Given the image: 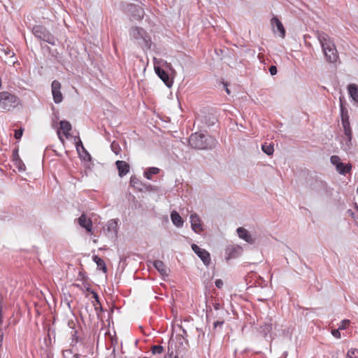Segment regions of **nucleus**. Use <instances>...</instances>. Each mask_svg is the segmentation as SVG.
Returning a JSON list of instances; mask_svg holds the SVG:
<instances>
[{
	"instance_id": "nucleus-39",
	"label": "nucleus",
	"mask_w": 358,
	"mask_h": 358,
	"mask_svg": "<svg viewBox=\"0 0 358 358\" xmlns=\"http://www.w3.org/2000/svg\"><path fill=\"white\" fill-rule=\"evenodd\" d=\"M2 321H3L2 306L0 304V325L2 323Z\"/></svg>"
},
{
	"instance_id": "nucleus-11",
	"label": "nucleus",
	"mask_w": 358,
	"mask_h": 358,
	"mask_svg": "<svg viewBox=\"0 0 358 358\" xmlns=\"http://www.w3.org/2000/svg\"><path fill=\"white\" fill-rule=\"evenodd\" d=\"M52 94L55 103H60L63 100V96L61 92V84L57 80L52 83Z\"/></svg>"
},
{
	"instance_id": "nucleus-3",
	"label": "nucleus",
	"mask_w": 358,
	"mask_h": 358,
	"mask_svg": "<svg viewBox=\"0 0 358 358\" xmlns=\"http://www.w3.org/2000/svg\"><path fill=\"white\" fill-rule=\"evenodd\" d=\"M189 143L195 149H210L215 147V140L207 134L194 133L190 136Z\"/></svg>"
},
{
	"instance_id": "nucleus-38",
	"label": "nucleus",
	"mask_w": 358,
	"mask_h": 358,
	"mask_svg": "<svg viewBox=\"0 0 358 358\" xmlns=\"http://www.w3.org/2000/svg\"><path fill=\"white\" fill-rule=\"evenodd\" d=\"M115 224L116 223L113 220L110 221L108 222V230H110L113 227H115Z\"/></svg>"
},
{
	"instance_id": "nucleus-34",
	"label": "nucleus",
	"mask_w": 358,
	"mask_h": 358,
	"mask_svg": "<svg viewBox=\"0 0 358 358\" xmlns=\"http://www.w3.org/2000/svg\"><path fill=\"white\" fill-rule=\"evenodd\" d=\"M23 134V130L22 129H20L18 130H16L15 132V138L16 139H20Z\"/></svg>"
},
{
	"instance_id": "nucleus-22",
	"label": "nucleus",
	"mask_w": 358,
	"mask_h": 358,
	"mask_svg": "<svg viewBox=\"0 0 358 358\" xmlns=\"http://www.w3.org/2000/svg\"><path fill=\"white\" fill-rule=\"evenodd\" d=\"M272 329V324L270 321L266 322L264 323L263 326H261L260 327V331L266 336Z\"/></svg>"
},
{
	"instance_id": "nucleus-43",
	"label": "nucleus",
	"mask_w": 358,
	"mask_h": 358,
	"mask_svg": "<svg viewBox=\"0 0 358 358\" xmlns=\"http://www.w3.org/2000/svg\"><path fill=\"white\" fill-rule=\"evenodd\" d=\"M214 307L216 310L219 309V303H215Z\"/></svg>"
},
{
	"instance_id": "nucleus-31",
	"label": "nucleus",
	"mask_w": 358,
	"mask_h": 358,
	"mask_svg": "<svg viewBox=\"0 0 358 358\" xmlns=\"http://www.w3.org/2000/svg\"><path fill=\"white\" fill-rule=\"evenodd\" d=\"M111 149L117 155L119 153V150H120V148H119V145L118 144L115 143V142H113L111 143Z\"/></svg>"
},
{
	"instance_id": "nucleus-5",
	"label": "nucleus",
	"mask_w": 358,
	"mask_h": 358,
	"mask_svg": "<svg viewBox=\"0 0 358 358\" xmlns=\"http://www.w3.org/2000/svg\"><path fill=\"white\" fill-rule=\"evenodd\" d=\"M18 104V99L8 92L0 93V107L3 110H10Z\"/></svg>"
},
{
	"instance_id": "nucleus-4",
	"label": "nucleus",
	"mask_w": 358,
	"mask_h": 358,
	"mask_svg": "<svg viewBox=\"0 0 358 358\" xmlns=\"http://www.w3.org/2000/svg\"><path fill=\"white\" fill-rule=\"evenodd\" d=\"M340 106H341V122L342 125L344 129V133L347 136L345 145L343 147V150H347L351 146V141H352V131L350 126L349 122V116L348 115V111L345 110L341 98H340Z\"/></svg>"
},
{
	"instance_id": "nucleus-20",
	"label": "nucleus",
	"mask_w": 358,
	"mask_h": 358,
	"mask_svg": "<svg viewBox=\"0 0 358 358\" xmlns=\"http://www.w3.org/2000/svg\"><path fill=\"white\" fill-rule=\"evenodd\" d=\"M348 91L352 99L358 103V86L355 84H351L348 86Z\"/></svg>"
},
{
	"instance_id": "nucleus-24",
	"label": "nucleus",
	"mask_w": 358,
	"mask_h": 358,
	"mask_svg": "<svg viewBox=\"0 0 358 358\" xmlns=\"http://www.w3.org/2000/svg\"><path fill=\"white\" fill-rule=\"evenodd\" d=\"M159 171V169L156 167H151L149 168L145 172V176L147 179L150 180L152 178V175H155L158 173Z\"/></svg>"
},
{
	"instance_id": "nucleus-37",
	"label": "nucleus",
	"mask_w": 358,
	"mask_h": 358,
	"mask_svg": "<svg viewBox=\"0 0 358 358\" xmlns=\"http://www.w3.org/2000/svg\"><path fill=\"white\" fill-rule=\"evenodd\" d=\"M3 331L2 329H0V347H2V343L3 339Z\"/></svg>"
},
{
	"instance_id": "nucleus-49",
	"label": "nucleus",
	"mask_w": 358,
	"mask_h": 358,
	"mask_svg": "<svg viewBox=\"0 0 358 358\" xmlns=\"http://www.w3.org/2000/svg\"><path fill=\"white\" fill-rule=\"evenodd\" d=\"M14 57V53H12L11 57Z\"/></svg>"
},
{
	"instance_id": "nucleus-16",
	"label": "nucleus",
	"mask_w": 358,
	"mask_h": 358,
	"mask_svg": "<svg viewBox=\"0 0 358 358\" xmlns=\"http://www.w3.org/2000/svg\"><path fill=\"white\" fill-rule=\"evenodd\" d=\"M127 12L132 13V16L136 19H141L143 16V10L139 6L129 5L127 6Z\"/></svg>"
},
{
	"instance_id": "nucleus-17",
	"label": "nucleus",
	"mask_w": 358,
	"mask_h": 358,
	"mask_svg": "<svg viewBox=\"0 0 358 358\" xmlns=\"http://www.w3.org/2000/svg\"><path fill=\"white\" fill-rule=\"evenodd\" d=\"M171 220L173 222V224L176 227H182V225H183V223H184V220L182 218V217L180 215V214L176 211V210H173L171 213Z\"/></svg>"
},
{
	"instance_id": "nucleus-33",
	"label": "nucleus",
	"mask_w": 358,
	"mask_h": 358,
	"mask_svg": "<svg viewBox=\"0 0 358 358\" xmlns=\"http://www.w3.org/2000/svg\"><path fill=\"white\" fill-rule=\"evenodd\" d=\"M340 330L341 329H339L332 330L331 334L333 335V336H334L336 338H341Z\"/></svg>"
},
{
	"instance_id": "nucleus-28",
	"label": "nucleus",
	"mask_w": 358,
	"mask_h": 358,
	"mask_svg": "<svg viewBox=\"0 0 358 358\" xmlns=\"http://www.w3.org/2000/svg\"><path fill=\"white\" fill-rule=\"evenodd\" d=\"M346 358H358V349L351 348L349 350Z\"/></svg>"
},
{
	"instance_id": "nucleus-41",
	"label": "nucleus",
	"mask_w": 358,
	"mask_h": 358,
	"mask_svg": "<svg viewBox=\"0 0 358 358\" xmlns=\"http://www.w3.org/2000/svg\"><path fill=\"white\" fill-rule=\"evenodd\" d=\"M135 180H136V178H131V181H130V182H131V184L132 185H135V183H136V181H135Z\"/></svg>"
},
{
	"instance_id": "nucleus-10",
	"label": "nucleus",
	"mask_w": 358,
	"mask_h": 358,
	"mask_svg": "<svg viewBox=\"0 0 358 358\" xmlns=\"http://www.w3.org/2000/svg\"><path fill=\"white\" fill-rule=\"evenodd\" d=\"M189 221L192 229L196 234H201L203 230V227L200 217L195 213L189 215Z\"/></svg>"
},
{
	"instance_id": "nucleus-35",
	"label": "nucleus",
	"mask_w": 358,
	"mask_h": 358,
	"mask_svg": "<svg viewBox=\"0 0 358 358\" xmlns=\"http://www.w3.org/2000/svg\"><path fill=\"white\" fill-rule=\"evenodd\" d=\"M269 71L271 76H274L277 73V68L275 66H271L269 68Z\"/></svg>"
},
{
	"instance_id": "nucleus-14",
	"label": "nucleus",
	"mask_w": 358,
	"mask_h": 358,
	"mask_svg": "<svg viewBox=\"0 0 358 358\" xmlns=\"http://www.w3.org/2000/svg\"><path fill=\"white\" fill-rule=\"evenodd\" d=\"M237 234L240 238L244 240L247 243H254V239L252 238L251 234L247 229H245L243 227H239L237 229Z\"/></svg>"
},
{
	"instance_id": "nucleus-21",
	"label": "nucleus",
	"mask_w": 358,
	"mask_h": 358,
	"mask_svg": "<svg viewBox=\"0 0 358 358\" xmlns=\"http://www.w3.org/2000/svg\"><path fill=\"white\" fill-rule=\"evenodd\" d=\"M33 32L36 37L41 38L48 31L43 27L36 26L33 28Z\"/></svg>"
},
{
	"instance_id": "nucleus-50",
	"label": "nucleus",
	"mask_w": 358,
	"mask_h": 358,
	"mask_svg": "<svg viewBox=\"0 0 358 358\" xmlns=\"http://www.w3.org/2000/svg\"><path fill=\"white\" fill-rule=\"evenodd\" d=\"M356 208H357V210H358V206H356Z\"/></svg>"
},
{
	"instance_id": "nucleus-6",
	"label": "nucleus",
	"mask_w": 358,
	"mask_h": 358,
	"mask_svg": "<svg viewBox=\"0 0 358 358\" xmlns=\"http://www.w3.org/2000/svg\"><path fill=\"white\" fill-rule=\"evenodd\" d=\"M331 163L335 166L336 171L345 176L350 173L352 170V165L350 163L344 164L341 162V158L337 155H333L330 158Z\"/></svg>"
},
{
	"instance_id": "nucleus-46",
	"label": "nucleus",
	"mask_w": 358,
	"mask_h": 358,
	"mask_svg": "<svg viewBox=\"0 0 358 358\" xmlns=\"http://www.w3.org/2000/svg\"><path fill=\"white\" fill-rule=\"evenodd\" d=\"M79 275L82 278V279L84 278V276H83V275L81 273H79Z\"/></svg>"
},
{
	"instance_id": "nucleus-32",
	"label": "nucleus",
	"mask_w": 358,
	"mask_h": 358,
	"mask_svg": "<svg viewBox=\"0 0 358 358\" xmlns=\"http://www.w3.org/2000/svg\"><path fill=\"white\" fill-rule=\"evenodd\" d=\"M76 149L78 152H80V149L85 150L83 143L80 139L78 138V141L76 143Z\"/></svg>"
},
{
	"instance_id": "nucleus-2",
	"label": "nucleus",
	"mask_w": 358,
	"mask_h": 358,
	"mask_svg": "<svg viewBox=\"0 0 358 358\" xmlns=\"http://www.w3.org/2000/svg\"><path fill=\"white\" fill-rule=\"evenodd\" d=\"M131 41L143 51L150 50L152 46L150 35L142 27H133L129 31Z\"/></svg>"
},
{
	"instance_id": "nucleus-12",
	"label": "nucleus",
	"mask_w": 358,
	"mask_h": 358,
	"mask_svg": "<svg viewBox=\"0 0 358 358\" xmlns=\"http://www.w3.org/2000/svg\"><path fill=\"white\" fill-rule=\"evenodd\" d=\"M243 252V248L240 245H229L225 250L226 259L236 258Z\"/></svg>"
},
{
	"instance_id": "nucleus-26",
	"label": "nucleus",
	"mask_w": 358,
	"mask_h": 358,
	"mask_svg": "<svg viewBox=\"0 0 358 358\" xmlns=\"http://www.w3.org/2000/svg\"><path fill=\"white\" fill-rule=\"evenodd\" d=\"M40 39L52 45H54L55 42V38L48 31L45 35H43L42 38Z\"/></svg>"
},
{
	"instance_id": "nucleus-23",
	"label": "nucleus",
	"mask_w": 358,
	"mask_h": 358,
	"mask_svg": "<svg viewBox=\"0 0 358 358\" xmlns=\"http://www.w3.org/2000/svg\"><path fill=\"white\" fill-rule=\"evenodd\" d=\"M93 260L96 264L97 266L100 269L103 270V271L104 273L106 272L107 268H106V264H105L103 260L101 257H99L98 256H94Z\"/></svg>"
},
{
	"instance_id": "nucleus-36",
	"label": "nucleus",
	"mask_w": 358,
	"mask_h": 358,
	"mask_svg": "<svg viewBox=\"0 0 358 358\" xmlns=\"http://www.w3.org/2000/svg\"><path fill=\"white\" fill-rule=\"evenodd\" d=\"M215 285L218 288H221L223 285V281L220 279H217L215 281Z\"/></svg>"
},
{
	"instance_id": "nucleus-19",
	"label": "nucleus",
	"mask_w": 358,
	"mask_h": 358,
	"mask_svg": "<svg viewBox=\"0 0 358 358\" xmlns=\"http://www.w3.org/2000/svg\"><path fill=\"white\" fill-rule=\"evenodd\" d=\"M59 129L62 131L63 134L68 138L70 135L69 132L71 130V124L69 122L62 120L59 122Z\"/></svg>"
},
{
	"instance_id": "nucleus-8",
	"label": "nucleus",
	"mask_w": 358,
	"mask_h": 358,
	"mask_svg": "<svg viewBox=\"0 0 358 358\" xmlns=\"http://www.w3.org/2000/svg\"><path fill=\"white\" fill-rule=\"evenodd\" d=\"M192 249L206 266H208L210 264L211 260L210 255L206 250L201 248L196 244L192 245Z\"/></svg>"
},
{
	"instance_id": "nucleus-1",
	"label": "nucleus",
	"mask_w": 358,
	"mask_h": 358,
	"mask_svg": "<svg viewBox=\"0 0 358 358\" xmlns=\"http://www.w3.org/2000/svg\"><path fill=\"white\" fill-rule=\"evenodd\" d=\"M317 37L326 59L331 63L337 62L338 59V51L332 39L324 32H318Z\"/></svg>"
},
{
	"instance_id": "nucleus-45",
	"label": "nucleus",
	"mask_w": 358,
	"mask_h": 358,
	"mask_svg": "<svg viewBox=\"0 0 358 358\" xmlns=\"http://www.w3.org/2000/svg\"><path fill=\"white\" fill-rule=\"evenodd\" d=\"M8 62L12 63V64H15V62L13 59H12V60H10Z\"/></svg>"
},
{
	"instance_id": "nucleus-40",
	"label": "nucleus",
	"mask_w": 358,
	"mask_h": 358,
	"mask_svg": "<svg viewBox=\"0 0 358 358\" xmlns=\"http://www.w3.org/2000/svg\"><path fill=\"white\" fill-rule=\"evenodd\" d=\"M57 135H58V137H59V140H60L62 143H64V139H63V138H62V136H61L60 131H57Z\"/></svg>"
},
{
	"instance_id": "nucleus-13",
	"label": "nucleus",
	"mask_w": 358,
	"mask_h": 358,
	"mask_svg": "<svg viewBox=\"0 0 358 358\" xmlns=\"http://www.w3.org/2000/svg\"><path fill=\"white\" fill-rule=\"evenodd\" d=\"M78 223L81 227L84 228L87 232L92 233V222L85 214H82L80 215L78 219Z\"/></svg>"
},
{
	"instance_id": "nucleus-47",
	"label": "nucleus",
	"mask_w": 358,
	"mask_h": 358,
	"mask_svg": "<svg viewBox=\"0 0 358 358\" xmlns=\"http://www.w3.org/2000/svg\"><path fill=\"white\" fill-rule=\"evenodd\" d=\"M320 185L321 186H322V187H323V186H324V183H322V182H320Z\"/></svg>"
},
{
	"instance_id": "nucleus-25",
	"label": "nucleus",
	"mask_w": 358,
	"mask_h": 358,
	"mask_svg": "<svg viewBox=\"0 0 358 358\" xmlns=\"http://www.w3.org/2000/svg\"><path fill=\"white\" fill-rule=\"evenodd\" d=\"M262 151L264 153H266V155H273V153L274 152L273 145H272L271 144H269V145H266V144L262 145Z\"/></svg>"
},
{
	"instance_id": "nucleus-52",
	"label": "nucleus",
	"mask_w": 358,
	"mask_h": 358,
	"mask_svg": "<svg viewBox=\"0 0 358 358\" xmlns=\"http://www.w3.org/2000/svg\"><path fill=\"white\" fill-rule=\"evenodd\" d=\"M357 192H358V187H357Z\"/></svg>"
},
{
	"instance_id": "nucleus-9",
	"label": "nucleus",
	"mask_w": 358,
	"mask_h": 358,
	"mask_svg": "<svg viewBox=\"0 0 358 358\" xmlns=\"http://www.w3.org/2000/svg\"><path fill=\"white\" fill-rule=\"evenodd\" d=\"M271 26L272 27L273 32L276 34L278 33L279 36L281 38H284L285 36V29L283 24L280 20L276 17L273 16L271 20Z\"/></svg>"
},
{
	"instance_id": "nucleus-51",
	"label": "nucleus",
	"mask_w": 358,
	"mask_h": 358,
	"mask_svg": "<svg viewBox=\"0 0 358 358\" xmlns=\"http://www.w3.org/2000/svg\"><path fill=\"white\" fill-rule=\"evenodd\" d=\"M174 358H178V357L176 356Z\"/></svg>"
},
{
	"instance_id": "nucleus-27",
	"label": "nucleus",
	"mask_w": 358,
	"mask_h": 358,
	"mask_svg": "<svg viewBox=\"0 0 358 358\" xmlns=\"http://www.w3.org/2000/svg\"><path fill=\"white\" fill-rule=\"evenodd\" d=\"M64 358H79L80 355L73 354L71 350H66L63 351Z\"/></svg>"
},
{
	"instance_id": "nucleus-44",
	"label": "nucleus",
	"mask_w": 358,
	"mask_h": 358,
	"mask_svg": "<svg viewBox=\"0 0 358 358\" xmlns=\"http://www.w3.org/2000/svg\"><path fill=\"white\" fill-rule=\"evenodd\" d=\"M94 298L98 301V296H97V294L96 293H94Z\"/></svg>"
},
{
	"instance_id": "nucleus-7",
	"label": "nucleus",
	"mask_w": 358,
	"mask_h": 358,
	"mask_svg": "<svg viewBox=\"0 0 358 358\" xmlns=\"http://www.w3.org/2000/svg\"><path fill=\"white\" fill-rule=\"evenodd\" d=\"M154 69L156 74L159 77V78L164 83V84L168 87H171V86L173 85L172 79L169 78V76L164 70H163L162 69H161L160 66H158V64H159V62H158L155 58L154 59Z\"/></svg>"
},
{
	"instance_id": "nucleus-30",
	"label": "nucleus",
	"mask_w": 358,
	"mask_h": 358,
	"mask_svg": "<svg viewBox=\"0 0 358 358\" xmlns=\"http://www.w3.org/2000/svg\"><path fill=\"white\" fill-rule=\"evenodd\" d=\"M349 324H350V321L349 320H343L341 322V324H340V325L338 327V329H346L348 327Z\"/></svg>"
},
{
	"instance_id": "nucleus-29",
	"label": "nucleus",
	"mask_w": 358,
	"mask_h": 358,
	"mask_svg": "<svg viewBox=\"0 0 358 358\" xmlns=\"http://www.w3.org/2000/svg\"><path fill=\"white\" fill-rule=\"evenodd\" d=\"M163 347L161 345H155L152 347L153 354H161L163 352Z\"/></svg>"
},
{
	"instance_id": "nucleus-48",
	"label": "nucleus",
	"mask_w": 358,
	"mask_h": 358,
	"mask_svg": "<svg viewBox=\"0 0 358 358\" xmlns=\"http://www.w3.org/2000/svg\"><path fill=\"white\" fill-rule=\"evenodd\" d=\"M226 91L228 94H229V90L227 88L226 89Z\"/></svg>"
},
{
	"instance_id": "nucleus-18",
	"label": "nucleus",
	"mask_w": 358,
	"mask_h": 358,
	"mask_svg": "<svg viewBox=\"0 0 358 358\" xmlns=\"http://www.w3.org/2000/svg\"><path fill=\"white\" fill-rule=\"evenodd\" d=\"M153 265L162 276L168 275L167 268L163 262L156 260L154 262Z\"/></svg>"
},
{
	"instance_id": "nucleus-42",
	"label": "nucleus",
	"mask_w": 358,
	"mask_h": 358,
	"mask_svg": "<svg viewBox=\"0 0 358 358\" xmlns=\"http://www.w3.org/2000/svg\"><path fill=\"white\" fill-rule=\"evenodd\" d=\"M222 324V322H215V323H214V326H215V327H217V325H219V324Z\"/></svg>"
},
{
	"instance_id": "nucleus-15",
	"label": "nucleus",
	"mask_w": 358,
	"mask_h": 358,
	"mask_svg": "<svg viewBox=\"0 0 358 358\" xmlns=\"http://www.w3.org/2000/svg\"><path fill=\"white\" fill-rule=\"evenodd\" d=\"M115 164L118 169V174L120 177H123L129 173V166L126 162L118 160L115 162Z\"/></svg>"
}]
</instances>
